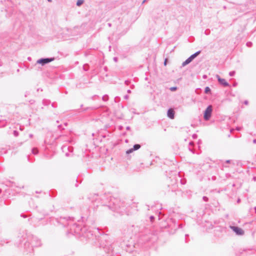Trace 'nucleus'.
Returning <instances> with one entry per match:
<instances>
[{
  "label": "nucleus",
  "mask_w": 256,
  "mask_h": 256,
  "mask_svg": "<svg viewBox=\"0 0 256 256\" xmlns=\"http://www.w3.org/2000/svg\"><path fill=\"white\" fill-rule=\"evenodd\" d=\"M74 219L70 218H61L60 220V222L64 226H70V233L75 234H76L81 235L82 230L81 227L76 224H73Z\"/></svg>",
  "instance_id": "nucleus-1"
},
{
  "label": "nucleus",
  "mask_w": 256,
  "mask_h": 256,
  "mask_svg": "<svg viewBox=\"0 0 256 256\" xmlns=\"http://www.w3.org/2000/svg\"><path fill=\"white\" fill-rule=\"evenodd\" d=\"M30 240V243L29 242L24 244V248L28 252L32 250V248L39 246L41 245L40 240L36 236H33L28 238Z\"/></svg>",
  "instance_id": "nucleus-2"
},
{
  "label": "nucleus",
  "mask_w": 256,
  "mask_h": 256,
  "mask_svg": "<svg viewBox=\"0 0 256 256\" xmlns=\"http://www.w3.org/2000/svg\"><path fill=\"white\" fill-rule=\"evenodd\" d=\"M120 202L117 199H114L113 202V206H110L108 208L113 211L117 212H122V211L121 210Z\"/></svg>",
  "instance_id": "nucleus-3"
},
{
  "label": "nucleus",
  "mask_w": 256,
  "mask_h": 256,
  "mask_svg": "<svg viewBox=\"0 0 256 256\" xmlns=\"http://www.w3.org/2000/svg\"><path fill=\"white\" fill-rule=\"evenodd\" d=\"M212 111V107L211 105L208 106L204 112V119L206 120H208L211 117Z\"/></svg>",
  "instance_id": "nucleus-4"
},
{
  "label": "nucleus",
  "mask_w": 256,
  "mask_h": 256,
  "mask_svg": "<svg viewBox=\"0 0 256 256\" xmlns=\"http://www.w3.org/2000/svg\"><path fill=\"white\" fill-rule=\"evenodd\" d=\"M200 52V51H198L194 54L191 55L182 64L183 66L190 64L195 58H196Z\"/></svg>",
  "instance_id": "nucleus-5"
},
{
  "label": "nucleus",
  "mask_w": 256,
  "mask_h": 256,
  "mask_svg": "<svg viewBox=\"0 0 256 256\" xmlns=\"http://www.w3.org/2000/svg\"><path fill=\"white\" fill-rule=\"evenodd\" d=\"M54 60V58H42L38 60L36 62L37 64H41L42 65L44 66L46 64L52 62L53 60Z\"/></svg>",
  "instance_id": "nucleus-6"
},
{
  "label": "nucleus",
  "mask_w": 256,
  "mask_h": 256,
  "mask_svg": "<svg viewBox=\"0 0 256 256\" xmlns=\"http://www.w3.org/2000/svg\"><path fill=\"white\" fill-rule=\"evenodd\" d=\"M230 228L238 236H242L244 234V230L240 228L235 226H230Z\"/></svg>",
  "instance_id": "nucleus-7"
},
{
  "label": "nucleus",
  "mask_w": 256,
  "mask_h": 256,
  "mask_svg": "<svg viewBox=\"0 0 256 256\" xmlns=\"http://www.w3.org/2000/svg\"><path fill=\"white\" fill-rule=\"evenodd\" d=\"M216 76L220 84L224 86H229L228 82H227L224 78H220L218 74H216Z\"/></svg>",
  "instance_id": "nucleus-8"
},
{
  "label": "nucleus",
  "mask_w": 256,
  "mask_h": 256,
  "mask_svg": "<svg viewBox=\"0 0 256 256\" xmlns=\"http://www.w3.org/2000/svg\"><path fill=\"white\" fill-rule=\"evenodd\" d=\"M168 116L171 119H173L174 118V110L172 109V108H170L168 110Z\"/></svg>",
  "instance_id": "nucleus-9"
},
{
  "label": "nucleus",
  "mask_w": 256,
  "mask_h": 256,
  "mask_svg": "<svg viewBox=\"0 0 256 256\" xmlns=\"http://www.w3.org/2000/svg\"><path fill=\"white\" fill-rule=\"evenodd\" d=\"M140 148V146L139 144H136L133 146V150H138Z\"/></svg>",
  "instance_id": "nucleus-10"
},
{
  "label": "nucleus",
  "mask_w": 256,
  "mask_h": 256,
  "mask_svg": "<svg viewBox=\"0 0 256 256\" xmlns=\"http://www.w3.org/2000/svg\"><path fill=\"white\" fill-rule=\"evenodd\" d=\"M6 121L0 122V128H2L6 126Z\"/></svg>",
  "instance_id": "nucleus-11"
},
{
  "label": "nucleus",
  "mask_w": 256,
  "mask_h": 256,
  "mask_svg": "<svg viewBox=\"0 0 256 256\" xmlns=\"http://www.w3.org/2000/svg\"><path fill=\"white\" fill-rule=\"evenodd\" d=\"M84 2L83 0H78L76 2V5L78 6H80L81 4H82Z\"/></svg>",
  "instance_id": "nucleus-12"
},
{
  "label": "nucleus",
  "mask_w": 256,
  "mask_h": 256,
  "mask_svg": "<svg viewBox=\"0 0 256 256\" xmlns=\"http://www.w3.org/2000/svg\"><path fill=\"white\" fill-rule=\"evenodd\" d=\"M102 99L104 101L106 102L108 100V96L107 95H104L102 96Z\"/></svg>",
  "instance_id": "nucleus-13"
},
{
  "label": "nucleus",
  "mask_w": 256,
  "mask_h": 256,
  "mask_svg": "<svg viewBox=\"0 0 256 256\" xmlns=\"http://www.w3.org/2000/svg\"><path fill=\"white\" fill-rule=\"evenodd\" d=\"M210 92V88L208 87V86H206V88H205V90H204V92L206 94H208V93L209 92Z\"/></svg>",
  "instance_id": "nucleus-14"
},
{
  "label": "nucleus",
  "mask_w": 256,
  "mask_h": 256,
  "mask_svg": "<svg viewBox=\"0 0 256 256\" xmlns=\"http://www.w3.org/2000/svg\"><path fill=\"white\" fill-rule=\"evenodd\" d=\"M32 152L33 154H36L38 153V150L36 148H34L32 149Z\"/></svg>",
  "instance_id": "nucleus-15"
},
{
  "label": "nucleus",
  "mask_w": 256,
  "mask_h": 256,
  "mask_svg": "<svg viewBox=\"0 0 256 256\" xmlns=\"http://www.w3.org/2000/svg\"><path fill=\"white\" fill-rule=\"evenodd\" d=\"M70 148H71L70 147H67L66 146H62V149L63 152H64L67 149H68L70 150Z\"/></svg>",
  "instance_id": "nucleus-16"
},
{
  "label": "nucleus",
  "mask_w": 256,
  "mask_h": 256,
  "mask_svg": "<svg viewBox=\"0 0 256 256\" xmlns=\"http://www.w3.org/2000/svg\"><path fill=\"white\" fill-rule=\"evenodd\" d=\"M134 151V150H133V148H130L126 152V154H130L132 152Z\"/></svg>",
  "instance_id": "nucleus-17"
},
{
  "label": "nucleus",
  "mask_w": 256,
  "mask_h": 256,
  "mask_svg": "<svg viewBox=\"0 0 256 256\" xmlns=\"http://www.w3.org/2000/svg\"><path fill=\"white\" fill-rule=\"evenodd\" d=\"M235 74V72L234 71H232V72H229V75L230 76H234Z\"/></svg>",
  "instance_id": "nucleus-18"
},
{
  "label": "nucleus",
  "mask_w": 256,
  "mask_h": 256,
  "mask_svg": "<svg viewBox=\"0 0 256 256\" xmlns=\"http://www.w3.org/2000/svg\"><path fill=\"white\" fill-rule=\"evenodd\" d=\"M6 151V150L4 148H2L0 149V152L2 154L5 153Z\"/></svg>",
  "instance_id": "nucleus-19"
},
{
  "label": "nucleus",
  "mask_w": 256,
  "mask_h": 256,
  "mask_svg": "<svg viewBox=\"0 0 256 256\" xmlns=\"http://www.w3.org/2000/svg\"><path fill=\"white\" fill-rule=\"evenodd\" d=\"M176 88H176V87H171V88H170V90L171 91H174V90H176Z\"/></svg>",
  "instance_id": "nucleus-20"
},
{
  "label": "nucleus",
  "mask_w": 256,
  "mask_h": 256,
  "mask_svg": "<svg viewBox=\"0 0 256 256\" xmlns=\"http://www.w3.org/2000/svg\"><path fill=\"white\" fill-rule=\"evenodd\" d=\"M252 45V43L251 42H248L246 43V46L248 47H250Z\"/></svg>",
  "instance_id": "nucleus-21"
},
{
  "label": "nucleus",
  "mask_w": 256,
  "mask_h": 256,
  "mask_svg": "<svg viewBox=\"0 0 256 256\" xmlns=\"http://www.w3.org/2000/svg\"><path fill=\"white\" fill-rule=\"evenodd\" d=\"M18 132L17 131H16V130H14V135L16 136H18Z\"/></svg>",
  "instance_id": "nucleus-22"
},
{
  "label": "nucleus",
  "mask_w": 256,
  "mask_h": 256,
  "mask_svg": "<svg viewBox=\"0 0 256 256\" xmlns=\"http://www.w3.org/2000/svg\"><path fill=\"white\" fill-rule=\"evenodd\" d=\"M203 200L204 201L207 202L208 200V198H207L206 196H204Z\"/></svg>",
  "instance_id": "nucleus-23"
},
{
  "label": "nucleus",
  "mask_w": 256,
  "mask_h": 256,
  "mask_svg": "<svg viewBox=\"0 0 256 256\" xmlns=\"http://www.w3.org/2000/svg\"><path fill=\"white\" fill-rule=\"evenodd\" d=\"M130 82V81L128 80H126L125 82H124L125 84H126V85H128Z\"/></svg>",
  "instance_id": "nucleus-24"
},
{
  "label": "nucleus",
  "mask_w": 256,
  "mask_h": 256,
  "mask_svg": "<svg viewBox=\"0 0 256 256\" xmlns=\"http://www.w3.org/2000/svg\"><path fill=\"white\" fill-rule=\"evenodd\" d=\"M128 95H126L124 96V98L126 99V100H127L128 98Z\"/></svg>",
  "instance_id": "nucleus-25"
},
{
  "label": "nucleus",
  "mask_w": 256,
  "mask_h": 256,
  "mask_svg": "<svg viewBox=\"0 0 256 256\" xmlns=\"http://www.w3.org/2000/svg\"><path fill=\"white\" fill-rule=\"evenodd\" d=\"M236 130H242V128H241V127H237V128H236Z\"/></svg>",
  "instance_id": "nucleus-26"
},
{
  "label": "nucleus",
  "mask_w": 256,
  "mask_h": 256,
  "mask_svg": "<svg viewBox=\"0 0 256 256\" xmlns=\"http://www.w3.org/2000/svg\"><path fill=\"white\" fill-rule=\"evenodd\" d=\"M66 156H70V154H68V152H66Z\"/></svg>",
  "instance_id": "nucleus-27"
},
{
  "label": "nucleus",
  "mask_w": 256,
  "mask_h": 256,
  "mask_svg": "<svg viewBox=\"0 0 256 256\" xmlns=\"http://www.w3.org/2000/svg\"><path fill=\"white\" fill-rule=\"evenodd\" d=\"M230 162V160H227L226 161V163H227V164H229Z\"/></svg>",
  "instance_id": "nucleus-28"
},
{
  "label": "nucleus",
  "mask_w": 256,
  "mask_h": 256,
  "mask_svg": "<svg viewBox=\"0 0 256 256\" xmlns=\"http://www.w3.org/2000/svg\"><path fill=\"white\" fill-rule=\"evenodd\" d=\"M244 104H248V100H245V101L244 102Z\"/></svg>",
  "instance_id": "nucleus-29"
},
{
  "label": "nucleus",
  "mask_w": 256,
  "mask_h": 256,
  "mask_svg": "<svg viewBox=\"0 0 256 256\" xmlns=\"http://www.w3.org/2000/svg\"><path fill=\"white\" fill-rule=\"evenodd\" d=\"M150 220H152L153 219H154V216H150Z\"/></svg>",
  "instance_id": "nucleus-30"
},
{
  "label": "nucleus",
  "mask_w": 256,
  "mask_h": 256,
  "mask_svg": "<svg viewBox=\"0 0 256 256\" xmlns=\"http://www.w3.org/2000/svg\"><path fill=\"white\" fill-rule=\"evenodd\" d=\"M128 93L130 94L131 92V90H127Z\"/></svg>",
  "instance_id": "nucleus-31"
},
{
  "label": "nucleus",
  "mask_w": 256,
  "mask_h": 256,
  "mask_svg": "<svg viewBox=\"0 0 256 256\" xmlns=\"http://www.w3.org/2000/svg\"><path fill=\"white\" fill-rule=\"evenodd\" d=\"M114 60L115 61V62H116L117 61V58H114Z\"/></svg>",
  "instance_id": "nucleus-32"
},
{
  "label": "nucleus",
  "mask_w": 256,
  "mask_h": 256,
  "mask_svg": "<svg viewBox=\"0 0 256 256\" xmlns=\"http://www.w3.org/2000/svg\"><path fill=\"white\" fill-rule=\"evenodd\" d=\"M253 142L254 144H256V139H254V140H253Z\"/></svg>",
  "instance_id": "nucleus-33"
},
{
  "label": "nucleus",
  "mask_w": 256,
  "mask_h": 256,
  "mask_svg": "<svg viewBox=\"0 0 256 256\" xmlns=\"http://www.w3.org/2000/svg\"><path fill=\"white\" fill-rule=\"evenodd\" d=\"M29 136H30V138H32L33 135H32V134H30L29 135Z\"/></svg>",
  "instance_id": "nucleus-34"
},
{
  "label": "nucleus",
  "mask_w": 256,
  "mask_h": 256,
  "mask_svg": "<svg viewBox=\"0 0 256 256\" xmlns=\"http://www.w3.org/2000/svg\"><path fill=\"white\" fill-rule=\"evenodd\" d=\"M196 136V134H194L193 135V138H195Z\"/></svg>",
  "instance_id": "nucleus-35"
},
{
  "label": "nucleus",
  "mask_w": 256,
  "mask_h": 256,
  "mask_svg": "<svg viewBox=\"0 0 256 256\" xmlns=\"http://www.w3.org/2000/svg\"><path fill=\"white\" fill-rule=\"evenodd\" d=\"M108 24V26H111V24H110V23H109Z\"/></svg>",
  "instance_id": "nucleus-36"
},
{
  "label": "nucleus",
  "mask_w": 256,
  "mask_h": 256,
  "mask_svg": "<svg viewBox=\"0 0 256 256\" xmlns=\"http://www.w3.org/2000/svg\"><path fill=\"white\" fill-rule=\"evenodd\" d=\"M126 129H127V130L130 129V127H129V126H128V127L126 128Z\"/></svg>",
  "instance_id": "nucleus-37"
},
{
  "label": "nucleus",
  "mask_w": 256,
  "mask_h": 256,
  "mask_svg": "<svg viewBox=\"0 0 256 256\" xmlns=\"http://www.w3.org/2000/svg\"><path fill=\"white\" fill-rule=\"evenodd\" d=\"M48 1L49 2H51L52 0H48Z\"/></svg>",
  "instance_id": "nucleus-38"
},
{
  "label": "nucleus",
  "mask_w": 256,
  "mask_h": 256,
  "mask_svg": "<svg viewBox=\"0 0 256 256\" xmlns=\"http://www.w3.org/2000/svg\"><path fill=\"white\" fill-rule=\"evenodd\" d=\"M164 64L166 65V60H165L164 62Z\"/></svg>",
  "instance_id": "nucleus-39"
},
{
  "label": "nucleus",
  "mask_w": 256,
  "mask_h": 256,
  "mask_svg": "<svg viewBox=\"0 0 256 256\" xmlns=\"http://www.w3.org/2000/svg\"><path fill=\"white\" fill-rule=\"evenodd\" d=\"M47 102V100H44V102Z\"/></svg>",
  "instance_id": "nucleus-40"
},
{
  "label": "nucleus",
  "mask_w": 256,
  "mask_h": 256,
  "mask_svg": "<svg viewBox=\"0 0 256 256\" xmlns=\"http://www.w3.org/2000/svg\"><path fill=\"white\" fill-rule=\"evenodd\" d=\"M240 200H238V202H240Z\"/></svg>",
  "instance_id": "nucleus-41"
},
{
  "label": "nucleus",
  "mask_w": 256,
  "mask_h": 256,
  "mask_svg": "<svg viewBox=\"0 0 256 256\" xmlns=\"http://www.w3.org/2000/svg\"><path fill=\"white\" fill-rule=\"evenodd\" d=\"M254 210H255L256 212V206L254 208Z\"/></svg>",
  "instance_id": "nucleus-42"
},
{
  "label": "nucleus",
  "mask_w": 256,
  "mask_h": 256,
  "mask_svg": "<svg viewBox=\"0 0 256 256\" xmlns=\"http://www.w3.org/2000/svg\"><path fill=\"white\" fill-rule=\"evenodd\" d=\"M1 192V190H0V193Z\"/></svg>",
  "instance_id": "nucleus-43"
}]
</instances>
